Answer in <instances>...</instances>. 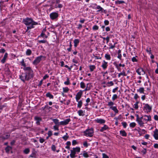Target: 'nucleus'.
<instances>
[{
    "instance_id": "obj_61",
    "label": "nucleus",
    "mask_w": 158,
    "mask_h": 158,
    "mask_svg": "<svg viewBox=\"0 0 158 158\" xmlns=\"http://www.w3.org/2000/svg\"><path fill=\"white\" fill-rule=\"evenodd\" d=\"M104 23L105 25H107L109 24V21L107 20H105L104 21Z\"/></svg>"
},
{
    "instance_id": "obj_48",
    "label": "nucleus",
    "mask_w": 158,
    "mask_h": 158,
    "mask_svg": "<svg viewBox=\"0 0 158 158\" xmlns=\"http://www.w3.org/2000/svg\"><path fill=\"white\" fill-rule=\"evenodd\" d=\"M21 64L24 67H26V65L24 62V60L23 59H22V61L21 62Z\"/></svg>"
},
{
    "instance_id": "obj_25",
    "label": "nucleus",
    "mask_w": 158,
    "mask_h": 158,
    "mask_svg": "<svg viewBox=\"0 0 158 158\" xmlns=\"http://www.w3.org/2000/svg\"><path fill=\"white\" fill-rule=\"evenodd\" d=\"M111 109L113 110L115 112L117 113L118 112V110L117 109V108L115 106H112L110 108Z\"/></svg>"
},
{
    "instance_id": "obj_35",
    "label": "nucleus",
    "mask_w": 158,
    "mask_h": 158,
    "mask_svg": "<svg viewBox=\"0 0 158 158\" xmlns=\"http://www.w3.org/2000/svg\"><path fill=\"white\" fill-rule=\"evenodd\" d=\"M105 57L107 60H110V55L106 54L105 55Z\"/></svg>"
},
{
    "instance_id": "obj_54",
    "label": "nucleus",
    "mask_w": 158,
    "mask_h": 158,
    "mask_svg": "<svg viewBox=\"0 0 158 158\" xmlns=\"http://www.w3.org/2000/svg\"><path fill=\"white\" fill-rule=\"evenodd\" d=\"M98 28V27L97 25H94L93 27L94 30H97Z\"/></svg>"
},
{
    "instance_id": "obj_38",
    "label": "nucleus",
    "mask_w": 158,
    "mask_h": 158,
    "mask_svg": "<svg viewBox=\"0 0 158 158\" xmlns=\"http://www.w3.org/2000/svg\"><path fill=\"white\" fill-rule=\"evenodd\" d=\"M124 3V1H118L115 2V3L116 4H120Z\"/></svg>"
},
{
    "instance_id": "obj_59",
    "label": "nucleus",
    "mask_w": 158,
    "mask_h": 158,
    "mask_svg": "<svg viewBox=\"0 0 158 158\" xmlns=\"http://www.w3.org/2000/svg\"><path fill=\"white\" fill-rule=\"evenodd\" d=\"M139 97L137 94H135L134 96V98L135 99V100L139 98Z\"/></svg>"
},
{
    "instance_id": "obj_40",
    "label": "nucleus",
    "mask_w": 158,
    "mask_h": 158,
    "mask_svg": "<svg viewBox=\"0 0 158 158\" xmlns=\"http://www.w3.org/2000/svg\"><path fill=\"white\" fill-rule=\"evenodd\" d=\"M30 150L28 148L25 149L23 151V152L25 154H27L29 153Z\"/></svg>"
},
{
    "instance_id": "obj_64",
    "label": "nucleus",
    "mask_w": 158,
    "mask_h": 158,
    "mask_svg": "<svg viewBox=\"0 0 158 158\" xmlns=\"http://www.w3.org/2000/svg\"><path fill=\"white\" fill-rule=\"evenodd\" d=\"M154 118L155 120H158V116L157 115H155L154 116Z\"/></svg>"
},
{
    "instance_id": "obj_52",
    "label": "nucleus",
    "mask_w": 158,
    "mask_h": 158,
    "mask_svg": "<svg viewBox=\"0 0 158 158\" xmlns=\"http://www.w3.org/2000/svg\"><path fill=\"white\" fill-rule=\"evenodd\" d=\"M64 84L66 85H69V79L68 78L67 79V81L64 82Z\"/></svg>"
},
{
    "instance_id": "obj_62",
    "label": "nucleus",
    "mask_w": 158,
    "mask_h": 158,
    "mask_svg": "<svg viewBox=\"0 0 158 158\" xmlns=\"http://www.w3.org/2000/svg\"><path fill=\"white\" fill-rule=\"evenodd\" d=\"M146 51H147V52L149 53V54H150L151 53V48H148L146 50Z\"/></svg>"
},
{
    "instance_id": "obj_28",
    "label": "nucleus",
    "mask_w": 158,
    "mask_h": 158,
    "mask_svg": "<svg viewBox=\"0 0 158 158\" xmlns=\"http://www.w3.org/2000/svg\"><path fill=\"white\" fill-rule=\"evenodd\" d=\"M46 96L50 98H53V96L49 92L48 93L46 94Z\"/></svg>"
},
{
    "instance_id": "obj_4",
    "label": "nucleus",
    "mask_w": 158,
    "mask_h": 158,
    "mask_svg": "<svg viewBox=\"0 0 158 158\" xmlns=\"http://www.w3.org/2000/svg\"><path fill=\"white\" fill-rule=\"evenodd\" d=\"M145 123L147 121L151 120V116L150 115H145L141 117Z\"/></svg>"
},
{
    "instance_id": "obj_39",
    "label": "nucleus",
    "mask_w": 158,
    "mask_h": 158,
    "mask_svg": "<svg viewBox=\"0 0 158 158\" xmlns=\"http://www.w3.org/2000/svg\"><path fill=\"white\" fill-rule=\"evenodd\" d=\"M82 102L81 101H80L78 102V103L77 104V107L79 108H81L82 106Z\"/></svg>"
},
{
    "instance_id": "obj_50",
    "label": "nucleus",
    "mask_w": 158,
    "mask_h": 158,
    "mask_svg": "<svg viewBox=\"0 0 158 158\" xmlns=\"http://www.w3.org/2000/svg\"><path fill=\"white\" fill-rule=\"evenodd\" d=\"M102 158H109V157L105 153L102 154Z\"/></svg>"
},
{
    "instance_id": "obj_37",
    "label": "nucleus",
    "mask_w": 158,
    "mask_h": 158,
    "mask_svg": "<svg viewBox=\"0 0 158 158\" xmlns=\"http://www.w3.org/2000/svg\"><path fill=\"white\" fill-rule=\"evenodd\" d=\"M63 92L64 93L67 92L69 90V89L67 87L63 88Z\"/></svg>"
},
{
    "instance_id": "obj_42",
    "label": "nucleus",
    "mask_w": 158,
    "mask_h": 158,
    "mask_svg": "<svg viewBox=\"0 0 158 158\" xmlns=\"http://www.w3.org/2000/svg\"><path fill=\"white\" fill-rule=\"evenodd\" d=\"M78 113L79 115L80 116H82L84 115L83 111L81 110H79Z\"/></svg>"
},
{
    "instance_id": "obj_17",
    "label": "nucleus",
    "mask_w": 158,
    "mask_h": 158,
    "mask_svg": "<svg viewBox=\"0 0 158 158\" xmlns=\"http://www.w3.org/2000/svg\"><path fill=\"white\" fill-rule=\"evenodd\" d=\"M137 92H139L140 94H144V89L143 87H140L139 89H137Z\"/></svg>"
},
{
    "instance_id": "obj_58",
    "label": "nucleus",
    "mask_w": 158,
    "mask_h": 158,
    "mask_svg": "<svg viewBox=\"0 0 158 158\" xmlns=\"http://www.w3.org/2000/svg\"><path fill=\"white\" fill-rule=\"evenodd\" d=\"M114 104V103L112 102H108V106H112Z\"/></svg>"
},
{
    "instance_id": "obj_63",
    "label": "nucleus",
    "mask_w": 158,
    "mask_h": 158,
    "mask_svg": "<svg viewBox=\"0 0 158 158\" xmlns=\"http://www.w3.org/2000/svg\"><path fill=\"white\" fill-rule=\"evenodd\" d=\"M5 52V50L4 48H2L0 49V52L3 53Z\"/></svg>"
},
{
    "instance_id": "obj_53",
    "label": "nucleus",
    "mask_w": 158,
    "mask_h": 158,
    "mask_svg": "<svg viewBox=\"0 0 158 158\" xmlns=\"http://www.w3.org/2000/svg\"><path fill=\"white\" fill-rule=\"evenodd\" d=\"M39 140L40 143H43L44 142L45 139L43 138H40Z\"/></svg>"
},
{
    "instance_id": "obj_32",
    "label": "nucleus",
    "mask_w": 158,
    "mask_h": 158,
    "mask_svg": "<svg viewBox=\"0 0 158 158\" xmlns=\"http://www.w3.org/2000/svg\"><path fill=\"white\" fill-rule=\"evenodd\" d=\"M94 131L93 129H89V137H91L93 135Z\"/></svg>"
},
{
    "instance_id": "obj_7",
    "label": "nucleus",
    "mask_w": 158,
    "mask_h": 158,
    "mask_svg": "<svg viewBox=\"0 0 158 158\" xmlns=\"http://www.w3.org/2000/svg\"><path fill=\"white\" fill-rule=\"evenodd\" d=\"M50 17L52 19H54L56 18L58 16L57 13L52 12L50 14Z\"/></svg>"
},
{
    "instance_id": "obj_27",
    "label": "nucleus",
    "mask_w": 158,
    "mask_h": 158,
    "mask_svg": "<svg viewBox=\"0 0 158 158\" xmlns=\"http://www.w3.org/2000/svg\"><path fill=\"white\" fill-rule=\"evenodd\" d=\"M9 137V135L8 134H5L4 135L1 137L2 139L3 140H5L8 138Z\"/></svg>"
},
{
    "instance_id": "obj_57",
    "label": "nucleus",
    "mask_w": 158,
    "mask_h": 158,
    "mask_svg": "<svg viewBox=\"0 0 158 158\" xmlns=\"http://www.w3.org/2000/svg\"><path fill=\"white\" fill-rule=\"evenodd\" d=\"M131 60H132V61L133 62H137V59L135 58V57H133L132 59H131Z\"/></svg>"
},
{
    "instance_id": "obj_8",
    "label": "nucleus",
    "mask_w": 158,
    "mask_h": 158,
    "mask_svg": "<svg viewBox=\"0 0 158 158\" xmlns=\"http://www.w3.org/2000/svg\"><path fill=\"white\" fill-rule=\"evenodd\" d=\"M24 68V70L26 71V73H27L28 74H32V71L31 68L30 67H26Z\"/></svg>"
},
{
    "instance_id": "obj_21",
    "label": "nucleus",
    "mask_w": 158,
    "mask_h": 158,
    "mask_svg": "<svg viewBox=\"0 0 158 158\" xmlns=\"http://www.w3.org/2000/svg\"><path fill=\"white\" fill-rule=\"evenodd\" d=\"M76 152L73 150H71V153L70 154V156L71 158H74L75 157V155Z\"/></svg>"
},
{
    "instance_id": "obj_60",
    "label": "nucleus",
    "mask_w": 158,
    "mask_h": 158,
    "mask_svg": "<svg viewBox=\"0 0 158 158\" xmlns=\"http://www.w3.org/2000/svg\"><path fill=\"white\" fill-rule=\"evenodd\" d=\"M41 36L43 37L47 38V36L43 32L41 34Z\"/></svg>"
},
{
    "instance_id": "obj_34",
    "label": "nucleus",
    "mask_w": 158,
    "mask_h": 158,
    "mask_svg": "<svg viewBox=\"0 0 158 158\" xmlns=\"http://www.w3.org/2000/svg\"><path fill=\"white\" fill-rule=\"evenodd\" d=\"M31 53V50L29 49H27L26 52V54L27 55H30Z\"/></svg>"
},
{
    "instance_id": "obj_31",
    "label": "nucleus",
    "mask_w": 158,
    "mask_h": 158,
    "mask_svg": "<svg viewBox=\"0 0 158 158\" xmlns=\"http://www.w3.org/2000/svg\"><path fill=\"white\" fill-rule=\"evenodd\" d=\"M69 136L68 135V133H66V135L64 136L62 138L63 139L65 140H66L68 139L69 138Z\"/></svg>"
},
{
    "instance_id": "obj_33",
    "label": "nucleus",
    "mask_w": 158,
    "mask_h": 158,
    "mask_svg": "<svg viewBox=\"0 0 158 158\" xmlns=\"http://www.w3.org/2000/svg\"><path fill=\"white\" fill-rule=\"evenodd\" d=\"M121 75H123V76H126L127 75L124 72V71H123L122 72L120 73H119L118 74V77H120Z\"/></svg>"
},
{
    "instance_id": "obj_14",
    "label": "nucleus",
    "mask_w": 158,
    "mask_h": 158,
    "mask_svg": "<svg viewBox=\"0 0 158 158\" xmlns=\"http://www.w3.org/2000/svg\"><path fill=\"white\" fill-rule=\"evenodd\" d=\"M51 119H52L56 125L59 126L60 125V122H59V120L57 119H53L52 118H50Z\"/></svg>"
},
{
    "instance_id": "obj_15",
    "label": "nucleus",
    "mask_w": 158,
    "mask_h": 158,
    "mask_svg": "<svg viewBox=\"0 0 158 158\" xmlns=\"http://www.w3.org/2000/svg\"><path fill=\"white\" fill-rule=\"evenodd\" d=\"M107 66V62H106L105 60L103 61V62L102 63V67L104 69H106Z\"/></svg>"
},
{
    "instance_id": "obj_11",
    "label": "nucleus",
    "mask_w": 158,
    "mask_h": 158,
    "mask_svg": "<svg viewBox=\"0 0 158 158\" xmlns=\"http://www.w3.org/2000/svg\"><path fill=\"white\" fill-rule=\"evenodd\" d=\"M82 94V91H79L77 94L76 96V99L77 102L81 98Z\"/></svg>"
},
{
    "instance_id": "obj_5",
    "label": "nucleus",
    "mask_w": 158,
    "mask_h": 158,
    "mask_svg": "<svg viewBox=\"0 0 158 158\" xmlns=\"http://www.w3.org/2000/svg\"><path fill=\"white\" fill-rule=\"evenodd\" d=\"M42 56H40L37 57L33 61V63L35 65L38 64L41 60Z\"/></svg>"
},
{
    "instance_id": "obj_20",
    "label": "nucleus",
    "mask_w": 158,
    "mask_h": 158,
    "mask_svg": "<svg viewBox=\"0 0 158 158\" xmlns=\"http://www.w3.org/2000/svg\"><path fill=\"white\" fill-rule=\"evenodd\" d=\"M84 135L86 136H89V129H87L83 131Z\"/></svg>"
},
{
    "instance_id": "obj_19",
    "label": "nucleus",
    "mask_w": 158,
    "mask_h": 158,
    "mask_svg": "<svg viewBox=\"0 0 158 158\" xmlns=\"http://www.w3.org/2000/svg\"><path fill=\"white\" fill-rule=\"evenodd\" d=\"M120 134L123 136H126L127 135V134L125 131H120Z\"/></svg>"
},
{
    "instance_id": "obj_22",
    "label": "nucleus",
    "mask_w": 158,
    "mask_h": 158,
    "mask_svg": "<svg viewBox=\"0 0 158 158\" xmlns=\"http://www.w3.org/2000/svg\"><path fill=\"white\" fill-rule=\"evenodd\" d=\"M96 9L98 10V11H101L102 12H103V11H105V10H104L103 9L99 6H98L96 7Z\"/></svg>"
},
{
    "instance_id": "obj_41",
    "label": "nucleus",
    "mask_w": 158,
    "mask_h": 158,
    "mask_svg": "<svg viewBox=\"0 0 158 158\" xmlns=\"http://www.w3.org/2000/svg\"><path fill=\"white\" fill-rule=\"evenodd\" d=\"M11 147L10 146H8L6 148L5 150L7 152H8L11 149Z\"/></svg>"
},
{
    "instance_id": "obj_3",
    "label": "nucleus",
    "mask_w": 158,
    "mask_h": 158,
    "mask_svg": "<svg viewBox=\"0 0 158 158\" xmlns=\"http://www.w3.org/2000/svg\"><path fill=\"white\" fill-rule=\"evenodd\" d=\"M136 121L138 122L139 124L141 127L143 126V124L145 123L143 121V120L141 117L139 118L138 115H136Z\"/></svg>"
},
{
    "instance_id": "obj_29",
    "label": "nucleus",
    "mask_w": 158,
    "mask_h": 158,
    "mask_svg": "<svg viewBox=\"0 0 158 158\" xmlns=\"http://www.w3.org/2000/svg\"><path fill=\"white\" fill-rule=\"evenodd\" d=\"M73 150L75 152H79L80 151V148L78 147H76V148H73Z\"/></svg>"
},
{
    "instance_id": "obj_18",
    "label": "nucleus",
    "mask_w": 158,
    "mask_h": 158,
    "mask_svg": "<svg viewBox=\"0 0 158 158\" xmlns=\"http://www.w3.org/2000/svg\"><path fill=\"white\" fill-rule=\"evenodd\" d=\"M96 121L97 123L101 124L104 123H105V120L102 119H97L96 120Z\"/></svg>"
},
{
    "instance_id": "obj_13",
    "label": "nucleus",
    "mask_w": 158,
    "mask_h": 158,
    "mask_svg": "<svg viewBox=\"0 0 158 158\" xmlns=\"http://www.w3.org/2000/svg\"><path fill=\"white\" fill-rule=\"evenodd\" d=\"M153 135L155 139H158V130L157 129H156L154 131Z\"/></svg>"
},
{
    "instance_id": "obj_44",
    "label": "nucleus",
    "mask_w": 158,
    "mask_h": 158,
    "mask_svg": "<svg viewBox=\"0 0 158 158\" xmlns=\"http://www.w3.org/2000/svg\"><path fill=\"white\" fill-rule=\"evenodd\" d=\"M136 123L134 122L131 123L130 124V127H134Z\"/></svg>"
},
{
    "instance_id": "obj_23",
    "label": "nucleus",
    "mask_w": 158,
    "mask_h": 158,
    "mask_svg": "<svg viewBox=\"0 0 158 158\" xmlns=\"http://www.w3.org/2000/svg\"><path fill=\"white\" fill-rule=\"evenodd\" d=\"M108 128V127L106 125H104V127H102V128L100 129V131L101 132H102L105 130H106Z\"/></svg>"
},
{
    "instance_id": "obj_49",
    "label": "nucleus",
    "mask_w": 158,
    "mask_h": 158,
    "mask_svg": "<svg viewBox=\"0 0 158 158\" xmlns=\"http://www.w3.org/2000/svg\"><path fill=\"white\" fill-rule=\"evenodd\" d=\"M122 124L123 126V127L126 128L127 127V123L125 122H123L122 123Z\"/></svg>"
},
{
    "instance_id": "obj_56",
    "label": "nucleus",
    "mask_w": 158,
    "mask_h": 158,
    "mask_svg": "<svg viewBox=\"0 0 158 158\" xmlns=\"http://www.w3.org/2000/svg\"><path fill=\"white\" fill-rule=\"evenodd\" d=\"M52 135V131H49L48 132V137H50Z\"/></svg>"
},
{
    "instance_id": "obj_10",
    "label": "nucleus",
    "mask_w": 158,
    "mask_h": 158,
    "mask_svg": "<svg viewBox=\"0 0 158 158\" xmlns=\"http://www.w3.org/2000/svg\"><path fill=\"white\" fill-rule=\"evenodd\" d=\"M34 119L36 121V124L37 125H39L40 124V122L42 120L41 118L40 117L35 116L34 118Z\"/></svg>"
},
{
    "instance_id": "obj_51",
    "label": "nucleus",
    "mask_w": 158,
    "mask_h": 158,
    "mask_svg": "<svg viewBox=\"0 0 158 158\" xmlns=\"http://www.w3.org/2000/svg\"><path fill=\"white\" fill-rule=\"evenodd\" d=\"M81 87V88H84L85 87V83L83 82H81L80 83Z\"/></svg>"
},
{
    "instance_id": "obj_43",
    "label": "nucleus",
    "mask_w": 158,
    "mask_h": 158,
    "mask_svg": "<svg viewBox=\"0 0 158 158\" xmlns=\"http://www.w3.org/2000/svg\"><path fill=\"white\" fill-rule=\"evenodd\" d=\"M117 98H118V96H117V95H116V94H114L112 97V100L114 101Z\"/></svg>"
},
{
    "instance_id": "obj_45",
    "label": "nucleus",
    "mask_w": 158,
    "mask_h": 158,
    "mask_svg": "<svg viewBox=\"0 0 158 158\" xmlns=\"http://www.w3.org/2000/svg\"><path fill=\"white\" fill-rule=\"evenodd\" d=\"M141 152L143 153V155L146 154L147 152L146 149L145 148H143L141 150Z\"/></svg>"
},
{
    "instance_id": "obj_30",
    "label": "nucleus",
    "mask_w": 158,
    "mask_h": 158,
    "mask_svg": "<svg viewBox=\"0 0 158 158\" xmlns=\"http://www.w3.org/2000/svg\"><path fill=\"white\" fill-rule=\"evenodd\" d=\"M95 69V66L94 65H92L89 66V69L91 71H93Z\"/></svg>"
},
{
    "instance_id": "obj_55",
    "label": "nucleus",
    "mask_w": 158,
    "mask_h": 158,
    "mask_svg": "<svg viewBox=\"0 0 158 158\" xmlns=\"http://www.w3.org/2000/svg\"><path fill=\"white\" fill-rule=\"evenodd\" d=\"M56 147L54 145H52V149L54 151H55Z\"/></svg>"
},
{
    "instance_id": "obj_16",
    "label": "nucleus",
    "mask_w": 158,
    "mask_h": 158,
    "mask_svg": "<svg viewBox=\"0 0 158 158\" xmlns=\"http://www.w3.org/2000/svg\"><path fill=\"white\" fill-rule=\"evenodd\" d=\"M7 56L8 53H6L4 55L3 58L1 60V62L2 63H4L5 62L6 60L7 57Z\"/></svg>"
},
{
    "instance_id": "obj_26",
    "label": "nucleus",
    "mask_w": 158,
    "mask_h": 158,
    "mask_svg": "<svg viewBox=\"0 0 158 158\" xmlns=\"http://www.w3.org/2000/svg\"><path fill=\"white\" fill-rule=\"evenodd\" d=\"M83 155L84 157L85 158H87L89 156L88 152L84 151L83 152Z\"/></svg>"
},
{
    "instance_id": "obj_9",
    "label": "nucleus",
    "mask_w": 158,
    "mask_h": 158,
    "mask_svg": "<svg viewBox=\"0 0 158 158\" xmlns=\"http://www.w3.org/2000/svg\"><path fill=\"white\" fill-rule=\"evenodd\" d=\"M70 121V119H67L64 120L60 122V125H65L68 124Z\"/></svg>"
},
{
    "instance_id": "obj_6",
    "label": "nucleus",
    "mask_w": 158,
    "mask_h": 158,
    "mask_svg": "<svg viewBox=\"0 0 158 158\" xmlns=\"http://www.w3.org/2000/svg\"><path fill=\"white\" fill-rule=\"evenodd\" d=\"M136 72L139 75H144L145 73V72L143 70V69L141 68H139L137 69Z\"/></svg>"
},
{
    "instance_id": "obj_46",
    "label": "nucleus",
    "mask_w": 158,
    "mask_h": 158,
    "mask_svg": "<svg viewBox=\"0 0 158 158\" xmlns=\"http://www.w3.org/2000/svg\"><path fill=\"white\" fill-rule=\"evenodd\" d=\"M83 146L85 147H87L88 146V142L87 141H85L83 143Z\"/></svg>"
},
{
    "instance_id": "obj_12",
    "label": "nucleus",
    "mask_w": 158,
    "mask_h": 158,
    "mask_svg": "<svg viewBox=\"0 0 158 158\" xmlns=\"http://www.w3.org/2000/svg\"><path fill=\"white\" fill-rule=\"evenodd\" d=\"M144 105V108H145L147 110H148L149 111H150L151 110L152 107L151 106H150L148 104H143Z\"/></svg>"
},
{
    "instance_id": "obj_24",
    "label": "nucleus",
    "mask_w": 158,
    "mask_h": 158,
    "mask_svg": "<svg viewBox=\"0 0 158 158\" xmlns=\"http://www.w3.org/2000/svg\"><path fill=\"white\" fill-rule=\"evenodd\" d=\"M79 40L78 39H75L74 41V46L75 47H77V44L79 43Z\"/></svg>"
},
{
    "instance_id": "obj_36",
    "label": "nucleus",
    "mask_w": 158,
    "mask_h": 158,
    "mask_svg": "<svg viewBox=\"0 0 158 158\" xmlns=\"http://www.w3.org/2000/svg\"><path fill=\"white\" fill-rule=\"evenodd\" d=\"M139 103V102H136V103H135L134 105L133 106H134V108L135 109H137L138 108L139 106H138V104Z\"/></svg>"
},
{
    "instance_id": "obj_47",
    "label": "nucleus",
    "mask_w": 158,
    "mask_h": 158,
    "mask_svg": "<svg viewBox=\"0 0 158 158\" xmlns=\"http://www.w3.org/2000/svg\"><path fill=\"white\" fill-rule=\"evenodd\" d=\"M59 126L55 125L53 126V129L55 130H58V127Z\"/></svg>"
},
{
    "instance_id": "obj_2",
    "label": "nucleus",
    "mask_w": 158,
    "mask_h": 158,
    "mask_svg": "<svg viewBox=\"0 0 158 158\" xmlns=\"http://www.w3.org/2000/svg\"><path fill=\"white\" fill-rule=\"evenodd\" d=\"M33 77V74H28L26 73L22 74L21 76H20V78L23 81H25L28 80L30 79Z\"/></svg>"
},
{
    "instance_id": "obj_1",
    "label": "nucleus",
    "mask_w": 158,
    "mask_h": 158,
    "mask_svg": "<svg viewBox=\"0 0 158 158\" xmlns=\"http://www.w3.org/2000/svg\"><path fill=\"white\" fill-rule=\"evenodd\" d=\"M24 23L27 26V32L29 29L34 28V26L38 24L37 23L34 22L31 19L27 18L23 20Z\"/></svg>"
}]
</instances>
